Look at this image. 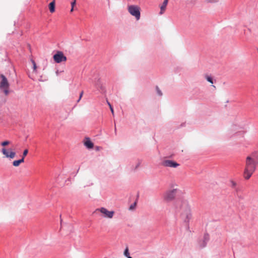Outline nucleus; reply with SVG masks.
Returning a JSON list of instances; mask_svg holds the SVG:
<instances>
[{
    "instance_id": "nucleus-16",
    "label": "nucleus",
    "mask_w": 258,
    "mask_h": 258,
    "mask_svg": "<svg viewBox=\"0 0 258 258\" xmlns=\"http://www.w3.org/2000/svg\"><path fill=\"white\" fill-rule=\"evenodd\" d=\"M123 254L124 256L126 257L130 255L128 247H126V248L125 249Z\"/></svg>"
},
{
    "instance_id": "nucleus-22",
    "label": "nucleus",
    "mask_w": 258,
    "mask_h": 258,
    "mask_svg": "<svg viewBox=\"0 0 258 258\" xmlns=\"http://www.w3.org/2000/svg\"><path fill=\"white\" fill-rule=\"evenodd\" d=\"M107 104L110 108V109L111 110V112L112 114L113 115H114V110H113V107L112 106V105H111V104L109 102H107Z\"/></svg>"
},
{
    "instance_id": "nucleus-29",
    "label": "nucleus",
    "mask_w": 258,
    "mask_h": 258,
    "mask_svg": "<svg viewBox=\"0 0 258 258\" xmlns=\"http://www.w3.org/2000/svg\"><path fill=\"white\" fill-rule=\"evenodd\" d=\"M140 165V163H138V164L137 165L136 167V168H137L138 166H139Z\"/></svg>"
},
{
    "instance_id": "nucleus-3",
    "label": "nucleus",
    "mask_w": 258,
    "mask_h": 258,
    "mask_svg": "<svg viewBox=\"0 0 258 258\" xmlns=\"http://www.w3.org/2000/svg\"><path fill=\"white\" fill-rule=\"evenodd\" d=\"M170 186L171 188L166 190L162 195L163 200L167 202L173 200L178 190V185L176 183H172Z\"/></svg>"
},
{
    "instance_id": "nucleus-31",
    "label": "nucleus",
    "mask_w": 258,
    "mask_h": 258,
    "mask_svg": "<svg viewBox=\"0 0 258 258\" xmlns=\"http://www.w3.org/2000/svg\"><path fill=\"white\" fill-rule=\"evenodd\" d=\"M168 2V0H167Z\"/></svg>"
},
{
    "instance_id": "nucleus-28",
    "label": "nucleus",
    "mask_w": 258,
    "mask_h": 258,
    "mask_svg": "<svg viewBox=\"0 0 258 258\" xmlns=\"http://www.w3.org/2000/svg\"><path fill=\"white\" fill-rule=\"evenodd\" d=\"M232 183L233 186H235L236 185V183L235 182L232 181Z\"/></svg>"
},
{
    "instance_id": "nucleus-7",
    "label": "nucleus",
    "mask_w": 258,
    "mask_h": 258,
    "mask_svg": "<svg viewBox=\"0 0 258 258\" xmlns=\"http://www.w3.org/2000/svg\"><path fill=\"white\" fill-rule=\"evenodd\" d=\"M161 165L165 167L177 168L179 164L176 162L171 160H164L161 162Z\"/></svg>"
},
{
    "instance_id": "nucleus-26",
    "label": "nucleus",
    "mask_w": 258,
    "mask_h": 258,
    "mask_svg": "<svg viewBox=\"0 0 258 258\" xmlns=\"http://www.w3.org/2000/svg\"><path fill=\"white\" fill-rule=\"evenodd\" d=\"M83 95V91H82L80 93L79 98L78 100L77 101L78 102H79L80 100L81 99V98H82Z\"/></svg>"
},
{
    "instance_id": "nucleus-19",
    "label": "nucleus",
    "mask_w": 258,
    "mask_h": 258,
    "mask_svg": "<svg viewBox=\"0 0 258 258\" xmlns=\"http://www.w3.org/2000/svg\"><path fill=\"white\" fill-rule=\"evenodd\" d=\"M31 62H32L33 66V71L34 72H36V70H37L36 64V63H35V61L34 60H32Z\"/></svg>"
},
{
    "instance_id": "nucleus-25",
    "label": "nucleus",
    "mask_w": 258,
    "mask_h": 258,
    "mask_svg": "<svg viewBox=\"0 0 258 258\" xmlns=\"http://www.w3.org/2000/svg\"><path fill=\"white\" fill-rule=\"evenodd\" d=\"M136 206V203H134L133 205H132L130 207V210H134Z\"/></svg>"
},
{
    "instance_id": "nucleus-23",
    "label": "nucleus",
    "mask_w": 258,
    "mask_h": 258,
    "mask_svg": "<svg viewBox=\"0 0 258 258\" xmlns=\"http://www.w3.org/2000/svg\"><path fill=\"white\" fill-rule=\"evenodd\" d=\"M156 91H157V94L159 96H162V93L161 91L160 90V89L158 87H156Z\"/></svg>"
},
{
    "instance_id": "nucleus-11",
    "label": "nucleus",
    "mask_w": 258,
    "mask_h": 258,
    "mask_svg": "<svg viewBox=\"0 0 258 258\" xmlns=\"http://www.w3.org/2000/svg\"><path fill=\"white\" fill-rule=\"evenodd\" d=\"M248 157L251 158L252 160H254L256 164H258V152H253L248 156Z\"/></svg>"
},
{
    "instance_id": "nucleus-12",
    "label": "nucleus",
    "mask_w": 258,
    "mask_h": 258,
    "mask_svg": "<svg viewBox=\"0 0 258 258\" xmlns=\"http://www.w3.org/2000/svg\"><path fill=\"white\" fill-rule=\"evenodd\" d=\"M49 10L50 12L53 13L55 11V0H53L48 5Z\"/></svg>"
},
{
    "instance_id": "nucleus-9",
    "label": "nucleus",
    "mask_w": 258,
    "mask_h": 258,
    "mask_svg": "<svg viewBox=\"0 0 258 258\" xmlns=\"http://www.w3.org/2000/svg\"><path fill=\"white\" fill-rule=\"evenodd\" d=\"M2 153L5 157L11 159H14L16 156V153L14 151L11 150L9 151L5 148H2Z\"/></svg>"
},
{
    "instance_id": "nucleus-2",
    "label": "nucleus",
    "mask_w": 258,
    "mask_h": 258,
    "mask_svg": "<svg viewBox=\"0 0 258 258\" xmlns=\"http://www.w3.org/2000/svg\"><path fill=\"white\" fill-rule=\"evenodd\" d=\"M256 163L254 160H252L251 158L247 156L245 159L243 176L245 179H248L250 178L252 174L254 172L256 168Z\"/></svg>"
},
{
    "instance_id": "nucleus-8",
    "label": "nucleus",
    "mask_w": 258,
    "mask_h": 258,
    "mask_svg": "<svg viewBox=\"0 0 258 258\" xmlns=\"http://www.w3.org/2000/svg\"><path fill=\"white\" fill-rule=\"evenodd\" d=\"M54 61L56 63H60L67 60V57L61 51H57L53 56Z\"/></svg>"
},
{
    "instance_id": "nucleus-1",
    "label": "nucleus",
    "mask_w": 258,
    "mask_h": 258,
    "mask_svg": "<svg viewBox=\"0 0 258 258\" xmlns=\"http://www.w3.org/2000/svg\"><path fill=\"white\" fill-rule=\"evenodd\" d=\"M176 209L179 213L180 218L185 222L187 223L191 218V209L188 203L185 200H181L176 202Z\"/></svg>"
},
{
    "instance_id": "nucleus-27",
    "label": "nucleus",
    "mask_w": 258,
    "mask_h": 258,
    "mask_svg": "<svg viewBox=\"0 0 258 258\" xmlns=\"http://www.w3.org/2000/svg\"><path fill=\"white\" fill-rule=\"evenodd\" d=\"M205 239L206 240H208V235H205Z\"/></svg>"
},
{
    "instance_id": "nucleus-4",
    "label": "nucleus",
    "mask_w": 258,
    "mask_h": 258,
    "mask_svg": "<svg viewBox=\"0 0 258 258\" xmlns=\"http://www.w3.org/2000/svg\"><path fill=\"white\" fill-rule=\"evenodd\" d=\"M94 213L98 214L101 217L106 219H112L115 213L113 211H109L104 207L96 209Z\"/></svg>"
},
{
    "instance_id": "nucleus-10",
    "label": "nucleus",
    "mask_w": 258,
    "mask_h": 258,
    "mask_svg": "<svg viewBox=\"0 0 258 258\" xmlns=\"http://www.w3.org/2000/svg\"><path fill=\"white\" fill-rule=\"evenodd\" d=\"M84 145L88 149L93 148L94 146L93 143L91 141L89 138H86Z\"/></svg>"
},
{
    "instance_id": "nucleus-5",
    "label": "nucleus",
    "mask_w": 258,
    "mask_h": 258,
    "mask_svg": "<svg viewBox=\"0 0 258 258\" xmlns=\"http://www.w3.org/2000/svg\"><path fill=\"white\" fill-rule=\"evenodd\" d=\"M1 81L0 82V90L3 91L6 95L9 93L10 85L6 77L4 75H1Z\"/></svg>"
},
{
    "instance_id": "nucleus-15",
    "label": "nucleus",
    "mask_w": 258,
    "mask_h": 258,
    "mask_svg": "<svg viewBox=\"0 0 258 258\" xmlns=\"http://www.w3.org/2000/svg\"><path fill=\"white\" fill-rule=\"evenodd\" d=\"M76 0H73V2L71 3V6L72 8L71 9V12H73L74 11V7L76 5Z\"/></svg>"
},
{
    "instance_id": "nucleus-20",
    "label": "nucleus",
    "mask_w": 258,
    "mask_h": 258,
    "mask_svg": "<svg viewBox=\"0 0 258 258\" xmlns=\"http://www.w3.org/2000/svg\"><path fill=\"white\" fill-rule=\"evenodd\" d=\"M10 143V142L8 141H5L4 142H3L1 143V145L5 147L6 146H7L8 145H9Z\"/></svg>"
},
{
    "instance_id": "nucleus-17",
    "label": "nucleus",
    "mask_w": 258,
    "mask_h": 258,
    "mask_svg": "<svg viewBox=\"0 0 258 258\" xmlns=\"http://www.w3.org/2000/svg\"><path fill=\"white\" fill-rule=\"evenodd\" d=\"M39 81L40 82H45L47 80V78L45 77H43V76H40L39 78Z\"/></svg>"
},
{
    "instance_id": "nucleus-14",
    "label": "nucleus",
    "mask_w": 258,
    "mask_h": 258,
    "mask_svg": "<svg viewBox=\"0 0 258 258\" xmlns=\"http://www.w3.org/2000/svg\"><path fill=\"white\" fill-rule=\"evenodd\" d=\"M24 162L23 158H21L18 160H15L13 162V165L15 167H18L20 165L21 163H22Z\"/></svg>"
},
{
    "instance_id": "nucleus-24",
    "label": "nucleus",
    "mask_w": 258,
    "mask_h": 258,
    "mask_svg": "<svg viewBox=\"0 0 258 258\" xmlns=\"http://www.w3.org/2000/svg\"><path fill=\"white\" fill-rule=\"evenodd\" d=\"M206 2L208 3H216L218 2V0H207Z\"/></svg>"
},
{
    "instance_id": "nucleus-21",
    "label": "nucleus",
    "mask_w": 258,
    "mask_h": 258,
    "mask_svg": "<svg viewBox=\"0 0 258 258\" xmlns=\"http://www.w3.org/2000/svg\"><path fill=\"white\" fill-rule=\"evenodd\" d=\"M28 153V150L27 149H26L24 151V152L23 153L22 158H23L24 160L25 157L26 156Z\"/></svg>"
},
{
    "instance_id": "nucleus-6",
    "label": "nucleus",
    "mask_w": 258,
    "mask_h": 258,
    "mask_svg": "<svg viewBox=\"0 0 258 258\" xmlns=\"http://www.w3.org/2000/svg\"><path fill=\"white\" fill-rule=\"evenodd\" d=\"M129 13L135 16L137 20H139L140 18V8L137 6H130L128 7Z\"/></svg>"
},
{
    "instance_id": "nucleus-30",
    "label": "nucleus",
    "mask_w": 258,
    "mask_h": 258,
    "mask_svg": "<svg viewBox=\"0 0 258 258\" xmlns=\"http://www.w3.org/2000/svg\"><path fill=\"white\" fill-rule=\"evenodd\" d=\"M127 258H132L130 255L127 256Z\"/></svg>"
},
{
    "instance_id": "nucleus-13",
    "label": "nucleus",
    "mask_w": 258,
    "mask_h": 258,
    "mask_svg": "<svg viewBox=\"0 0 258 258\" xmlns=\"http://www.w3.org/2000/svg\"><path fill=\"white\" fill-rule=\"evenodd\" d=\"M167 4H168V1L167 0H164L163 3L162 5L160 7V9H161V11L160 12V14H162L164 12L166 7L167 5Z\"/></svg>"
},
{
    "instance_id": "nucleus-18",
    "label": "nucleus",
    "mask_w": 258,
    "mask_h": 258,
    "mask_svg": "<svg viewBox=\"0 0 258 258\" xmlns=\"http://www.w3.org/2000/svg\"><path fill=\"white\" fill-rule=\"evenodd\" d=\"M206 78L207 80L209 82H210V83H211V84H213V79H212V78L211 77H210V76H206Z\"/></svg>"
}]
</instances>
